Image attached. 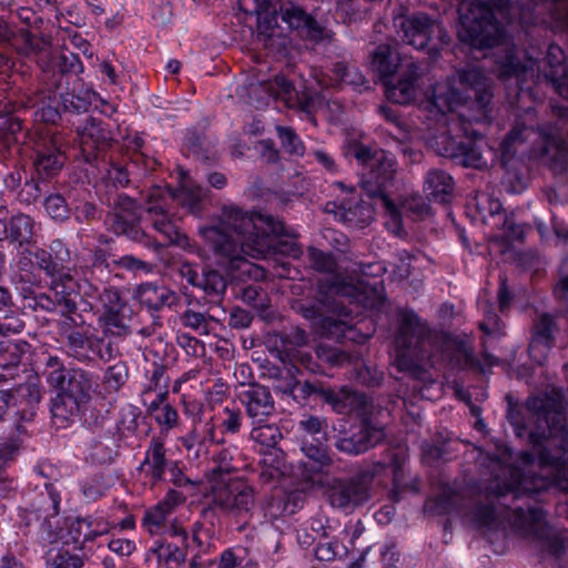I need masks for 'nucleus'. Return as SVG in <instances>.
Instances as JSON below:
<instances>
[{"instance_id":"obj_49","label":"nucleus","mask_w":568,"mask_h":568,"mask_svg":"<svg viewBox=\"0 0 568 568\" xmlns=\"http://www.w3.org/2000/svg\"><path fill=\"white\" fill-rule=\"evenodd\" d=\"M316 523H318L321 528L324 530L323 531L324 540H321L317 542V545L314 549L315 557L320 561H332L337 556V554L341 549V545L337 540L328 538V534L326 532L323 525L321 524V520H315L313 523V525Z\"/></svg>"},{"instance_id":"obj_43","label":"nucleus","mask_w":568,"mask_h":568,"mask_svg":"<svg viewBox=\"0 0 568 568\" xmlns=\"http://www.w3.org/2000/svg\"><path fill=\"white\" fill-rule=\"evenodd\" d=\"M84 558L65 547H54L48 551L45 568H82Z\"/></svg>"},{"instance_id":"obj_17","label":"nucleus","mask_w":568,"mask_h":568,"mask_svg":"<svg viewBox=\"0 0 568 568\" xmlns=\"http://www.w3.org/2000/svg\"><path fill=\"white\" fill-rule=\"evenodd\" d=\"M10 390L12 419L20 432V422H30L41 400L42 392L38 383H24Z\"/></svg>"},{"instance_id":"obj_24","label":"nucleus","mask_w":568,"mask_h":568,"mask_svg":"<svg viewBox=\"0 0 568 568\" xmlns=\"http://www.w3.org/2000/svg\"><path fill=\"white\" fill-rule=\"evenodd\" d=\"M555 331L556 324L550 315L541 314L536 318L529 344V355L536 363L542 364L547 358V354L554 345Z\"/></svg>"},{"instance_id":"obj_58","label":"nucleus","mask_w":568,"mask_h":568,"mask_svg":"<svg viewBox=\"0 0 568 568\" xmlns=\"http://www.w3.org/2000/svg\"><path fill=\"white\" fill-rule=\"evenodd\" d=\"M334 72L341 82L349 85L361 87L366 82L364 75L355 67L337 63Z\"/></svg>"},{"instance_id":"obj_27","label":"nucleus","mask_w":568,"mask_h":568,"mask_svg":"<svg viewBox=\"0 0 568 568\" xmlns=\"http://www.w3.org/2000/svg\"><path fill=\"white\" fill-rule=\"evenodd\" d=\"M418 67L414 62L407 64V70L400 75L397 83L385 81L387 99L398 104H409L416 100L418 92Z\"/></svg>"},{"instance_id":"obj_37","label":"nucleus","mask_w":568,"mask_h":568,"mask_svg":"<svg viewBox=\"0 0 568 568\" xmlns=\"http://www.w3.org/2000/svg\"><path fill=\"white\" fill-rule=\"evenodd\" d=\"M453 191V179L444 171H429L425 178L424 192L429 200L447 202Z\"/></svg>"},{"instance_id":"obj_23","label":"nucleus","mask_w":568,"mask_h":568,"mask_svg":"<svg viewBox=\"0 0 568 568\" xmlns=\"http://www.w3.org/2000/svg\"><path fill=\"white\" fill-rule=\"evenodd\" d=\"M102 310L99 321L106 332L121 335L128 332L122 315V303L120 294L114 288H105L99 296Z\"/></svg>"},{"instance_id":"obj_30","label":"nucleus","mask_w":568,"mask_h":568,"mask_svg":"<svg viewBox=\"0 0 568 568\" xmlns=\"http://www.w3.org/2000/svg\"><path fill=\"white\" fill-rule=\"evenodd\" d=\"M65 156L59 150L58 142L54 139L45 140L37 150L34 166L38 174L43 178H52L64 165Z\"/></svg>"},{"instance_id":"obj_25","label":"nucleus","mask_w":568,"mask_h":568,"mask_svg":"<svg viewBox=\"0 0 568 568\" xmlns=\"http://www.w3.org/2000/svg\"><path fill=\"white\" fill-rule=\"evenodd\" d=\"M257 14V39L271 51L280 50L285 42L282 29L277 23V10L274 7L265 6L256 9Z\"/></svg>"},{"instance_id":"obj_59","label":"nucleus","mask_w":568,"mask_h":568,"mask_svg":"<svg viewBox=\"0 0 568 568\" xmlns=\"http://www.w3.org/2000/svg\"><path fill=\"white\" fill-rule=\"evenodd\" d=\"M223 419L221 426L225 433L236 434L242 426V413L240 408L225 406L223 408Z\"/></svg>"},{"instance_id":"obj_34","label":"nucleus","mask_w":568,"mask_h":568,"mask_svg":"<svg viewBox=\"0 0 568 568\" xmlns=\"http://www.w3.org/2000/svg\"><path fill=\"white\" fill-rule=\"evenodd\" d=\"M59 494L49 490L45 496H41L37 504H33V511L42 526L45 527L52 537L59 536Z\"/></svg>"},{"instance_id":"obj_16","label":"nucleus","mask_w":568,"mask_h":568,"mask_svg":"<svg viewBox=\"0 0 568 568\" xmlns=\"http://www.w3.org/2000/svg\"><path fill=\"white\" fill-rule=\"evenodd\" d=\"M33 256L38 267L51 278H71L68 264L71 255L67 245L61 240H54L49 250L38 248Z\"/></svg>"},{"instance_id":"obj_56","label":"nucleus","mask_w":568,"mask_h":568,"mask_svg":"<svg viewBox=\"0 0 568 568\" xmlns=\"http://www.w3.org/2000/svg\"><path fill=\"white\" fill-rule=\"evenodd\" d=\"M199 287L207 294H220L225 291L226 283L219 272L207 271L202 273Z\"/></svg>"},{"instance_id":"obj_35","label":"nucleus","mask_w":568,"mask_h":568,"mask_svg":"<svg viewBox=\"0 0 568 568\" xmlns=\"http://www.w3.org/2000/svg\"><path fill=\"white\" fill-rule=\"evenodd\" d=\"M33 219L27 214L13 215L6 227L7 239L17 247H23L34 243Z\"/></svg>"},{"instance_id":"obj_54","label":"nucleus","mask_w":568,"mask_h":568,"mask_svg":"<svg viewBox=\"0 0 568 568\" xmlns=\"http://www.w3.org/2000/svg\"><path fill=\"white\" fill-rule=\"evenodd\" d=\"M48 215L55 221H64L69 217V207L65 200L59 194H51L44 201Z\"/></svg>"},{"instance_id":"obj_36","label":"nucleus","mask_w":568,"mask_h":568,"mask_svg":"<svg viewBox=\"0 0 568 568\" xmlns=\"http://www.w3.org/2000/svg\"><path fill=\"white\" fill-rule=\"evenodd\" d=\"M78 135L82 151L88 153L106 146L112 140L111 132L102 128L101 122L95 119H88L78 130Z\"/></svg>"},{"instance_id":"obj_1","label":"nucleus","mask_w":568,"mask_h":568,"mask_svg":"<svg viewBox=\"0 0 568 568\" xmlns=\"http://www.w3.org/2000/svg\"><path fill=\"white\" fill-rule=\"evenodd\" d=\"M529 409L536 413L537 430L529 434L535 452L538 454L537 466L542 475L531 474L536 462L530 453L519 456L523 468L506 465L510 457L508 452L503 454V460H493L494 469L498 474L490 483L489 503L479 506L474 511V518L479 527L491 528L508 523L513 528L525 535L541 536L545 528V514L539 508L509 509L500 501L508 494L513 498L529 495L558 486L568 491V429L565 415L559 400L548 406L544 397H531L527 402Z\"/></svg>"},{"instance_id":"obj_60","label":"nucleus","mask_w":568,"mask_h":568,"mask_svg":"<svg viewBox=\"0 0 568 568\" xmlns=\"http://www.w3.org/2000/svg\"><path fill=\"white\" fill-rule=\"evenodd\" d=\"M181 321L184 326L192 328L199 334L209 333L206 318L202 313L187 310L181 316Z\"/></svg>"},{"instance_id":"obj_62","label":"nucleus","mask_w":568,"mask_h":568,"mask_svg":"<svg viewBox=\"0 0 568 568\" xmlns=\"http://www.w3.org/2000/svg\"><path fill=\"white\" fill-rule=\"evenodd\" d=\"M154 419L161 427L172 429L179 424V414L172 405L166 403L160 407V412L154 415Z\"/></svg>"},{"instance_id":"obj_46","label":"nucleus","mask_w":568,"mask_h":568,"mask_svg":"<svg viewBox=\"0 0 568 568\" xmlns=\"http://www.w3.org/2000/svg\"><path fill=\"white\" fill-rule=\"evenodd\" d=\"M479 308L484 315V320L479 324L480 329L489 336H503L505 334L504 325L494 312L493 305L488 301L480 298Z\"/></svg>"},{"instance_id":"obj_19","label":"nucleus","mask_w":568,"mask_h":568,"mask_svg":"<svg viewBox=\"0 0 568 568\" xmlns=\"http://www.w3.org/2000/svg\"><path fill=\"white\" fill-rule=\"evenodd\" d=\"M314 440L316 444L307 437H302L301 449L308 458V460L303 464V477L305 480L310 481L312 486H323L324 469L332 464V460L327 455L326 447L322 443V439L316 437Z\"/></svg>"},{"instance_id":"obj_55","label":"nucleus","mask_w":568,"mask_h":568,"mask_svg":"<svg viewBox=\"0 0 568 568\" xmlns=\"http://www.w3.org/2000/svg\"><path fill=\"white\" fill-rule=\"evenodd\" d=\"M308 258L312 266L318 272L332 273L335 271L336 262L331 253H325L315 247H310Z\"/></svg>"},{"instance_id":"obj_28","label":"nucleus","mask_w":568,"mask_h":568,"mask_svg":"<svg viewBox=\"0 0 568 568\" xmlns=\"http://www.w3.org/2000/svg\"><path fill=\"white\" fill-rule=\"evenodd\" d=\"M178 174L180 186L174 192L163 190L165 201L168 202L170 199L176 200L182 206L189 209L190 212L197 213L200 211V203L206 195L205 190L196 184L184 169H179Z\"/></svg>"},{"instance_id":"obj_42","label":"nucleus","mask_w":568,"mask_h":568,"mask_svg":"<svg viewBox=\"0 0 568 568\" xmlns=\"http://www.w3.org/2000/svg\"><path fill=\"white\" fill-rule=\"evenodd\" d=\"M216 568H258V562L245 548H229L221 552Z\"/></svg>"},{"instance_id":"obj_15","label":"nucleus","mask_w":568,"mask_h":568,"mask_svg":"<svg viewBox=\"0 0 568 568\" xmlns=\"http://www.w3.org/2000/svg\"><path fill=\"white\" fill-rule=\"evenodd\" d=\"M321 397L337 414H351L355 412L364 420L372 414L371 399L361 393L354 392L348 387L321 388Z\"/></svg>"},{"instance_id":"obj_51","label":"nucleus","mask_w":568,"mask_h":568,"mask_svg":"<svg viewBox=\"0 0 568 568\" xmlns=\"http://www.w3.org/2000/svg\"><path fill=\"white\" fill-rule=\"evenodd\" d=\"M276 131L284 151L292 155H303V143L291 128L278 125L276 126Z\"/></svg>"},{"instance_id":"obj_20","label":"nucleus","mask_w":568,"mask_h":568,"mask_svg":"<svg viewBox=\"0 0 568 568\" xmlns=\"http://www.w3.org/2000/svg\"><path fill=\"white\" fill-rule=\"evenodd\" d=\"M252 424H262L275 413V403L270 389L260 384L250 385L240 395Z\"/></svg>"},{"instance_id":"obj_4","label":"nucleus","mask_w":568,"mask_h":568,"mask_svg":"<svg viewBox=\"0 0 568 568\" xmlns=\"http://www.w3.org/2000/svg\"><path fill=\"white\" fill-rule=\"evenodd\" d=\"M344 154L356 159L358 164L368 169V173L361 180V187L369 197L379 200L388 216L386 226L398 235L402 231L400 213L387 193L395 180V156L384 150H373L356 140L346 141Z\"/></svg>"},{"instance_id":"obj_32","label":"nucleus","mask_w":568,"mask_h":568,"mask_svg":"<svg viewBox=\"0 0 568 568\" xmlns=\"http://www.w3.org/2000/svg\"><path fill=\"white\" fill-rule=\"evenodd\" d=\"M110 528V524L102 517L75 518L69 524V535L72 541L81 544L108 534Z\"/></svg>"},{"instance_id":"obj_13","label":"nucleus","mask_w":568,"mask_h":568,"mask_svg":"<svg viewBox=\"0 0 568 568\" xmlns=\"http://www.w3.org/2000/svg\"><path fill=\"white\" fill-rule=\"evenodd\" d=\"M146 212L151 216L153 229L161 233L170 243L183 247L190 245L189 237L181 233L175 224L168 217V203L162 189L156 187L150 192Z\"/></svg>"},{"instance_id":"obj_31","label":"nucleus","mask_w":568,"mask_h":568,"mask_svg":"<svg viewBox=\"0 0 568 568\" xmlns=\"http://www.w3.org/2000/svg\"><path fill=\"white\" fill-rule=\"evenodd\" d=\"M458 80L467 90V99L473 98V92L478 105L481 109L486 108L491 98V85L486 75L477 68H469L459 72Z\"/></svg>"},{"instance_id":"obj_44","label":"nucleus","mask_w":568,"mask_h":568,"mask_svg":"<svg viewBox=\"0 0 568 568\" xmlns=\"http://www.w3.org/2000/svg\"><path fill=\"white\" fill-rule=\"evenodd\" d=\"M251 438L261 446L260 449H267L278 447L283 435L275 424H263L253 427Z\"/></svg>"},{"instance_id":"obj_9","label":"nucleus","mask_w":568,"mask_h":568,"mask_svg":"<svg viewBox=\"0 0 568 568\" xmlns=\"http://www.w3.org/2000/svg\"><path fill=\"white\" fill-rule=\"evenodd\" d=\"M458 13V37L463 42L478 49L504 43V28L496 21L490 6L464 0L459 4Z\"/></svg>"},{"instance_id":"obj_53","label":"nucleus","mask_w":568,"mask_h":568,"mask_svg":"<svg viewBox=\"0 0 568 568\" xmlns=\"http://www.w3.org/2000/svg\"><path fill=\"white\" fill-rule=\"evenodd\" d=\"M128 379V369L123 363H116L110 366L104 376L103 382L105 386L113 392L119 390Z\"/></svg>"},{"instance_id":"obj_5","label":"nucleus","mask_w":568,"mask_h":568,"mask_svg":"<svg viewBox=\"0 0 568 568\" xmlns=\"http://www.w3.org/2000/svg\"><path fill=\"white\" fill-rule=\"evenodd\" d=\"M450 342L443 336L430 334L414 313L402 314L400 325L395 337L394 364L399 372L416 374L423 363L434 364L444 358L438 354Z\"/></svg>"},{"instance_id":"obj_52","label":"nucleus","mask_w":568,"mask_h":568,"mask_svg":"<svg viewBox=\"0 0 568 568\" xmlns=\"http://www.w3.org/2000/svg\"><path fill=\"white\" fill-rule=\"evenodd\" d=\"M94 343H102V341H93L84 336L81 332H71L68 335V346L73 356L79 359L89 357L88 348L93 347Z\"/></svg>"},{"instance_id":"obj_11","label":"nucleus","mask_w":568,"mask_h":568,"mask_svg":"<svg viewBox=\"0 0 568 568\" xmlns=\"http://www.w3.org/2000/svg\"><path fill=\"white\" fill-rule=\"evenodd\" d=\"M373 478L372 471H362L348 478L332 479L327 485L329 504L346 514L353 513L371 498Z\"/></svg>"},{"instance_id":"obj_61","label":"nucleus","mask_w":568,"mask_h":568,"mask_svg":"<svg viewBox=\"0 0 568 568\" xmlns=\"http://www.w3.org/2000/svg\"><path fill=\"white\" fill-rule=\"evenodd\" d=\"M300 429L303 430V437L314 440L316 437L324 439L323 420L315 416H310L300 422Z\"/></svg>"},{"instance_id":"obj_63","label":"nucleus","mask_w":568,"mask_h":568,"mask_svg":"<svg viewBox=\"0 0 568 568\" xmlns=\"http://www.w3.org/2000/svg\"><path fill=\"white\" fill-rule=\"evenodd\" d=\"M356 379L358 381V383L363 385L375 386L382 382L383 373L377 371L376 368L363 365L357 369Z\"/></svg>"},{"instance_id":"obj_40","label":"nucleus","mask_w":568,"mask_h":568,"mask_svg":"<svg viewBox=\"0 0 568 568\" xmlns=\"http://www.w3.org/2000/svg\"><path fill=\"white\" fill-rule=\"evenodd\" d=\"M166 467L165 450L159 439H152L141 469L154 480H160Z\"/></svg>"},{"instance_id":"obj_26","label":"nucleus","mask_w":568,"mask_h":568,"mask_svg":"<svg viewBox=\"0 0 568 568\" xmlns=\"http://www.w3.org/2000/svg\"><path fill=\"white\" fill-rule=\"evenodd\" d=\"M182 445L195 455L206 454L210 445L217 443L213 416L192 420V428L181 438Z\"/></svg>"},{"instance_id":"obj_12","label":"nucleus","mask_w":568,"mask_h":568,"mask_svg":"<svg viewBox=\"0 0 568 568\" xmlns=\"http://www.w3.org/2000/svg\"><path fill=\"white\" fill-rule=\"evenodd\" d=\"M140 219L139 207L132 199L120 196L114 212L106 217V224L116 235H126L129 239L141 242L148 247L159 251L162 245L153 241L136 225Z\"/></svg>"},{"instance_id":"obj_45","label":"nucleus","mask_w":568,"mask_h":568,"mask_svg":"<svg viewBox=\"0 0 568 568\" xmlns=\"http://www.w3.org/2000/svg\"><path fill=\"white\" fill-rule=\"evenodd\" d=\"M27 348L28 344L26 342H0V367L8 368L18 366Z\"/></svg>"},{"instance_id":"obj_57","label":"nucleus","mask_w":568,"mask_h":568,"mask_svg":"<svg viewBox=\"0 0 568 568\" xmlns=\"http://www.w3.org/2000/svg\"><path fill=\"white\" fill-rule=\"evenodd\" d=\"M21 131V123L14 116H0V139L6 145L18 141L17 134Z\"/></svg>"},{"instance_id":"obj_48","label":"nucleus","mask_w":568,"mask_h":568,"mask_svg":"<svg viewBox=\"0 0 568 568\" xmlns=\"http://www.w3.org/2000/svg\"><path fill=\"white\" fill-rule=\"evenodd\" d=\"M270 97L288 102L294 95V85L284 75H276L264 84Z\"/></svg>"},{"instance_id":"obj_47","label":"nucleus","mask_w":568,"mask_h":568,"mask_svg":"<svg viewBox=\"0 0 568 568\" xmlns=\"http://www.w3.org/2000/svg\"><path fill=\"white\" fill-rule=\"evenodd\" d=\"M170 515L171 514L158 503L145 511L142 525L151 535H159L163 530Z\"/></svg>"},{"instance_id":"obj_21","label":"nucleus","mask_w":568,"mask_h":568,"mask_svg":"<svg viewBox=\"0 0 568 568\" xmlns=\"http://www.w3.org/2000/svg\"><path fill=\"white\" fill-rule=\"evenodd\" d=\"M465 102L464 95L449 81L438 82L433 87L432 95L423 102V106L432 116H444L454 113Z\"/></svg>"},{"instance_id":"obj_38","label":"nucleus","mask_w":568,"mask_h":568,"mask_svg":"<svg viewBox=\"0 0 568 568\" xmlns=\"http://www.w3.org/2000/svg\"><path fill=\"white\" fill-rule=\"evenodd\" d=\"M141 304L152 310H159L175 302L176 296L165 286H156L152 283L141 284L138 290Z\"/></svg>"},{"instance_id":"obj_29","label":"nucleus","mask_w":568,"mask_h":568,"mask_svg":"<svg viewBox=\"0 0 568 568\" xmlns=\"http://www.w3.org/2000/svg\"><path fill=\"white\" fill-rule=\"evenodd\" d=\"M383 436L381 428L373 427L367 420H364L358 433L339 438L336 442V447L341 452L357 455L376 445Z\"/></svg>"},{"instance_id":"obj_22","label":"nucleus","mask_w":568,"mask_h":568,"mask_svg":"<svg viewBox=\"0 0 568 568\" xmlns=\"http://www.w3.org/2000/svg\"><path fill=\"white\" fill-rule=\"evenodd\" d=\"M280 14L282 21L285 22L290 29L297 30L314 41H320L325 38V30L300 6L293 2L283 3L280 7Z\"/></svg>"},{"instance_id":"obj_6","label":"nucleus","mask_w":568,"mask_h":568,"mask_svg":"<svg viewBox=\"0 0 568 568\" xmlns=\"http://www.w3.org/2000/svg\"><path fill=\"white\" fill-rule=\"evenodd\" d=\"M505 54L496 61V72L503 80L515 78L520 90L524 85L538 82L541 77L549 82L555 91L562 98H568V67L561 62L562 51L558 45L548 48L547 60L549 71L544 75L539 72L537 60L530 55L521 54L515 47L506 44Z\"/></svg>"},{"instance_id":"obj_7","label":"nucleus","mask_w":568,"mask_h":568,"mask_svg":"<svg viewBox=\"0 0 568 568\" xmlns=\"http://www.w3.org/2000/svg\"><path fill=\"white\" fill-rule=\"evenodd\" d=\"M355 287L351 284L334 282L327 287L325 297L320 300L321 306L297 303L296 311L307 320H320L323 333L337 341L364 342L367 336H357L354 327L347 321L348 312L341 298L354 297Z\"/></svg>"},{"instance_id":"obj_39","label":"nucleus","mask_w":568,"mask_h":568,"mask_svg":"<svg viewBox=\"0 0 568 568\" xmlns=\"http://www.w3.org/2000/svg\"><path fill=\"white\" fill-rule=\"evenodd\" d=\"M149 552L155 556L161 568H181L185 561V552L176 545L165 541H155Z\"/></svg>"},{"instance_id":"obj_10","label":"nucleus","mask_w":568,"mask_h":568,"mask_svg":"<svg viewBox=\"0 0 568 568\" xmlns=\"http://www.w3.org/2000/svg\"><path fill=\"white\" fill-rule=\"evenodd\" d=\"M231 468L221 467L220 474L211 477L212 504L232 516H244L255 506V489L246 480L230 476Z\"/></svg>"},{"instance_id":"obj_50","label":"nucleus","mask_w":568,"mask_h":568,"mask_svg":"<svg viewBox=\"0 0 568 568\" xmlns=\"http://www.w3.org/2000/svg\"><path fill=\"white\" fill-rule=\"evenodd\" d=\"M61 102L67 111L85 112L92 100L97 98L94 92L85 91L84 95L73 93H61Z\"/></svg>"},{"instance_id":"obj_64","label":"nucleus","mask_w":568,"mask_h":568,"mask_svg":"<svg viewBox=\"0 0 568 568\" xmlns=\"http://www.w3.org/2000/svg\"><path fill=\"white\" fill-rule=\"evenodd\" d=\"M108 547L112 552L119 556H130L135 550V542L126 538H112Z\"/></svg>"},{"instance_id":"obj_3","label":"nucleus","mask_w":568,"mask_h":568,"mask_svg":"<svg viewBox=\"0 0 568 568\" xmlns=\"http://www.w3.org/2000/svg\"><path fill=\"white\" fill-rule=\"evenodd\" d=\"M44 376L48 385L57 390L50 407L53 423L64 428L91 402L97 382L81 368L65 369L58 356H49Z\"/></svg>"},{"instance_id":"obj_14","label":"nucleus","mask_w":568,"mask_h":568,"mask_svg":"<svg viewBox=\"0 0 568 568\" xmlns=\"http://www.w3.org/2000/svg\"><path fill=\"white\" fill-rule=\"evenodd\" d=\"M403 40L417 50H423L433 39L437 37L442 43L448 41V36L443 27L426 14H415L403 18L400 21Z\"/></svg>"},{"instance_id":"obj_41","label":"nucleus","mask_w":568,"mask_h":568,"mask_svg":"<svg viewBox=\"0 0 568 568\" xmlns=\"http://www.w3.org/2000/svg\"><path fill=\"white\" fill-rule=\"evenodd\" d=\"M399 63L398 53L387 44L378 45L373 54L372 65L384 81L397 71Z\"/></svg>"},{"instance_id":"obj_2","label":"nucleus","mask_w":568,"mask_h":568,"mask_svg":"<svg viewBox=\"0 0 568 568\" xmlns=\"http://www.w3.org/2000/svg\"><path fill=\"white\" fill-rule=\"evenodd\" d=\"M204 242L213 252L235 267H252L245 260L266 258L281 254L300 258L303 254L301 245L295 241L275 239L295 237V233L285 227L283 221L270 214L245 212L237 206H225L216 225L203 226L199 230Z\"/></svg>"},{"instance_id":"obj_18","label":"nucleus","mask_w":568,"mask_h":568,"mask_svg":"<svg viewBox=\"0 0 568 568\" xmlns=\"http://www.w3.org/2000/svg\"><path fill=\"white\" fill-rule=\"evenodd\" d=\"M444 140L447 145L444 148L443 155L456 160L464 166L480 169L486 165L481 154V148L485 144L483 136L470 138L467 135L458 141L445 136Z\"/></svg>"},{"instance_id":"obj_33","label":"nucleus","mask_w":568,"mask_h":568,"mask_svg":"<svg viewBox=\"0 0 568 568\" xmlns=\"http://www.w3.org/2000/svg\"><path fill=\"white\" fill-rule=\"evenodd\" d=\"M260 454L262 456L260 477L264 481L280 479L291 473L292 467L280 447L260 449Z\"/></svg>"},{"instance_id":"obj_8","label":"nucleus","mask_w":568,"mask_h":568,"mask_svg":"<svg viewBox=\"0 0 568 568\" xmlns=\"http://www.w3.org/2000/svg\"><path fill=\"white\" fill-rule=\"evenodd\" d=\"M526 142H540L539 154L547 158L555 173L568 171V138L559 135L556 125H545L536 130L526 123H516L500 143L501 158L505 162Z\"/></svg>"}]
</instances>
